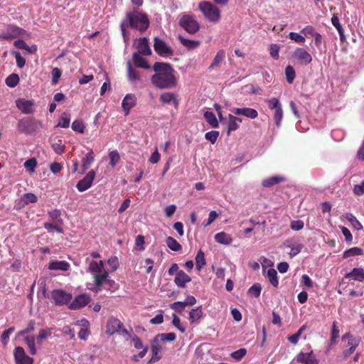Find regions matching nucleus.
<instances>
[{
	"label": "nucleus",
	"instance_id": "nucleus-1",
	"mask_svg": "<svg viewBox=\"0 0 364 364\" xmlns=\"http://www.w3.org/2000/svg\"><path fill=\"white\" fill-rule=\"evenodd\" d=\"M156 73L151 77L152 84L159 89L173 87L176 84V79L173 75V69L170 64L156 62L153 66Z\"/></svg>",
	"mask_w": 364,
	"mask_h": 364
},
{
	"label": "nucleus",
	"instance_id": "nucleus-2",
	"mask_svg": "<svg viewBox=\"0 0 364 364\" xmlns=\"http://www.w3.org/2000/svg\"><path fill=\"white\" fill-rule=\"evenodd\" d=\"M129 26L132 28L142 32L148 28L149 26V20L145 14L139 11L127 12L126 18L124 19L120 24L121 32L126 43H128L129 41V35L127 31V28Z\"/></svg>",
	"mask_w": 364,
	"mask_h": 364
},
{
	"label": "nucleus",
	"instance_id": "nucleus-3",
	"mask_svg": "<svg viewBox=\"0 0 364 364\" xmlns=\"http://www.w3.org/2000/svg\"><path fill=\"white\" fill-rule=\"evenodd\" d=\"M92 267L95 279V287H92V291L97 292L102 289H112L115 282L108 279V272L104 268L103 262L102 260H100L99 262L92 261Z\"/></svg>",
	"mask_w": 364,
	"mask_h": 364
},
{
	"label": "nucleus",
	"instance_id": "nucleus-4",
	"mask_svg": "<svg viewBox=\"0 0 364 364\" xmlns=\"http://www.w3.org/2000/svg\"><path fill=\"white\" fill-rule=\"evenodd\" d=\"M34 329L35 321H30L26 328L22 331H18L16 334V336L18 337H23L24 343L29 350V353L32 355H34L37 353L35 336L31 334L34 331Z\"/></svg>",
	"mask_w": 364,
	"mask_h": 364
},
{
	"label": "nucleus",
	"instance_id": "nucleus-5",
	"mask_svg": "<svg viewBox=\"0 0 364 364\" xmlns=\"http://www.w3.org/2000/svg\"><path fill=\"white\" fill-rule=\"evenodd\" d=\"M41 127L40 121L32 118H23L17 124L18 132L26 135L34 134Z\"/></svg>",
	"mask_w": 364,
	"mask_h": 364
},
{
	"label": "nucleus",
	"instance_id": "nucleus-6",
	"mask_svg": "<svg viewBox=\"0 0 364 364\" xmlns=\"http://www.w3.org/2000/svg\"><path fill=\"white\" fill-rule=\"evenodd\" d=\"M199 9L207 19L211 22H218L220 19L219 9L210 1H201L198 6Z\"/></svg>",
	"mask_w": 364,
	"mask_h": 364
},
{
	"label": "nucleus",
	"instance_id": "nucleus-7",
	"mask_svg": "<svg viewBox=\"0 0 364 364\" xmlns=\"http://www.w3.org/2000/svg\"><path fill=\"white\" fill-rule=\"evenodd\" d=\"M178 24L191 34L196 33L200 28L199 23L194 17L187 14H181L178 16Z\"/></svg>",
	"mask_w": 364,
	"mask_h": 364
},
{
	"label": "nucleus",
	"instance_id": "nucleus-8",
	"mask_svg": "<svg viewBox=\"0 0 364 364\" xmlns=\"http://www.w3.org/2000/svg\"><path fill=\"white\" fill-rule=\"evenodd\" d=\"M107 334L112 336L116 333H119L127 339L130 337L128 331L124 328L123 323L117 318L111 317L108 319L107 323Z\"/></svg>",
	"mask_w": 364,
	"mask_h": 364
},
{
	"label": "nucleus",
	"instance_id": "nucleus-9",
	"mask_svg": "<svg viewBox=\"0 0 364 364\" xmlns=\"http://www.w3.org/2000/svg\"><path fill=\"white\" fill-rule=\"evenodd\" d=\"M291 59L303 65H307L312 61L311 54L303 48H296L291 53Z\"/></svg>",
	"mask_w": 364,
	"mask_h": 364
},
{
	"label": "nucleus",
	"instance_id": "nucleus-10",
	"mask_svg": "<svg viewBox=\"0 0 364 364\" xmlns=\"http://www.w3.org/2000/svg\"><path fill=\"white\" fill-rule=\"evenodd\" d=\"M25 33L26 31L23 29L14 25H9L0 33V40L11 41L19 36H22Z\"/></svg>",
	"mask_w": 364,
	"mask_h": 364
},
{
	"label": "nucleus",
	"instance_id": "nucleus-11",
	"mask_svg": "<svg viewBox=\"0 0 364 364\" xmlns=\"http://www.w3.org/2000/svg\"><path fill=\"white\" fill-rule=\"evenodd\" d=\"M51 297L56 305H65L72 299V295L62 289L53 290Z\"/></svg>",
	"mask_w": 364,
	"mask_h": 364
},
{
	"label": "nucleus",
	"instance_id": "nucleus-12",
	"mask_svg": "<svg viewBox=\"0 0 364 364\" xmlns=\"http://www.w3.org/2000/svg\"><path fill=\"white\" fill-rule=\"evenodd\" d=\"M14 357L16 364H33V359L28 356L23 348L18 346L14 350Z\"/></svg>",
	"mask_w": 364,
	"mask_h": 364
},
{
	"label": "nucleus",
	"instance_id": "nucleus-13",
	"mask_svg": "<svg viewBox=\"0 0 364 364\" xmlns=\"http://www.w3.org/2000/svg\"><path fill=\"white\" fill-rule=\"evenodd\" d=\"M154 48L161 56H168L173 54L172 49L158 37L154 38Z\"/></svg>",
	"mask_w": 364,
	"mask_h": 364
},
{
	"label": "nucleus",
	"instance_id": "nucleus-14",
	"mask_svg": "<svg viewBox=\"0 0 364 364\" xmlns=\"http://www.w3.org/2000/svg\"><path fill=\"white\" fill-rule=\"evenodd\" d=\"M16 105L23 114H32L35 111V104L33 100L20 98L16 101Z\"/></svg>",
	"mask_w": 364,
	"mask_h": 364
},
{
	"label": "nucleus",
	"instance_id": "nucleus-15",
	"mask_svg": "<svg viewBox=\"0 0 364 364\" xmlns=\"http://www.w3.org/2000/svg\"><path fill=\"white\" fill-rule=\"evenodd\" d=\"M136 104V97L134 94H127L123 99L122 107L123 110L125 112V114L127 115L130 109L134 107Z\"/></svg>",
	"mask_w": 364,
	"mask_h": 364
},
{
	"label": "nucleus",
	"instance_id": "nucleus-16",
	"mask_svg": "<svg viewBox=\"0 0 364 364\" xmlns=\"http://www.w3.org/2000/svg\"><path fill=\"white\" fill-rule=\"evenodd\" d=\"M90 296L87 294H80L77 296L73 302L70 303V309H77L86 306L90 302Z\"/></svg>",
	"mask_w": 364,
	"mask_h": 364
},
{
	"label": "nucleus",
	"instance_id": "nucleus-17",
	"mask_svg": "<svg viewBox=\"0 0 364 364\" xmlns=\"http://www.w3.org/2000/svg\"><path fill=\"white\" fill-rule=\"evenodd\" d=\"M136 46L139 54L149 55L151 54V50L149 46V41L146 38H140L137 40Z\"/></svg>",
	"mask_w": 364,
	"mask_h": 364
},
{
	"label": "nucleus",
	"instance_id": "nucleus-18",
	"mask_svg": "<svg viewBox=\"0 0 364 364\" xmlns=\"http://www.w3.org/2000/svg\"><path fill=\"white\" fill-rule=\"evenodd\" d=\"M52 333L53 328H41L38 331L37 336L35 337L36 348H40L42 346L43 341L48 338L51 336Z\"/></svg>",
	"mask_w": 364,
	"mask_h": 364
},
{
	"label": "nucleus",
	"instance_id": "nucleus-19",
	"mask_svg": "<svg viewBox=\"0 0 364 364\" xmlns=\"http://www.w3.org/2000/svg\"><path fill=\"white\" fill-rule=\"evenodd\" d=\"M232 112L236 115H242L250 119H255L258 116L257 111L252 108H233Z\"/></svg>",
	"mask_w": 364,
	"mask_h": 364
},
{
	"label": "nucleus",
	"instance_id": "nucleus-20",
	"mask_svg": "<svg viewBox=\"0 0 364 364\" xmlns=\"http://www.w3.org/2000/svg\"><path fill=\"white\" fill-rule=\"evenodd\" d=\"M296 360L304 364H318V361L312 351L307 353L302 352L299 353L296 356Z\"/></svg>",
	"mask_w": 364,
	"mask_h": 364
},
{
	"label": "nucleus",
	"instance_id": "nucleus-21",
	"mask_svg": "<svg viewBox=\"0 0 364 364\" xmlns=\"http://www.w3.org/2000/svg\"><path fill=\"white\" fill-rule=\"evenodd\" d=\"M191 281V278L183 270H179L175 277L174 282L180 288L186 287L187 283Z\"/></svg>",
	"mask_w": 364,
	"mask_h": 364
},
{
	"label": "nucleus",
	"instance_id": "nucleus-22",
	"mask_svg": "<svg viewBox=\"0 0 364 364\" xmlns=\"http://www.w3.org/2000/svg\"><path fill=\"white\" fill-rule=\"evenodd\" d=\"M162 348H163L162 346L159 342H157L154 339L152 341V342H151L152 357L149 361V363L156 362L161 358L162 355L160 353V352L162 350Z\"/></svg>",
	"mask_w": 364,
	"mask_h": 364
},
{
	"label": "nucleus",
	"instance_id": "nucleus-23",
	"mask_svg": "<svg viewBox=\"0 0 364 364\" xmlns=\"http://www.w3.org/2000/svg\"><path fill=\"white\" fill-rule=\"evenodd\" d=\"M160 101L164 104H173L176 107L178 104L176 95L172 92L162 93L160 96Z\"/></svg>",
	"mask_w": 364,
	"mask_h": 364
},
{
	"label": "nucleus",
	"instance_id": "nucleus-24",
	"mask_svg": "<svg viewBox=\"0 0 364 364\" xmlns=\"http://www.w3.org/2000/svg\"><path fill=\"white\" fill-rule=\"evenodd\" d=\"M241 122L242 119L240 118L235 117L232 114H229L228 122V134H230V132L237 129L239 124Z\"/></svg>",
	"mask_w": 364,
	"mask_h": 364
},
{
	"label": "nucleus",
	"instance_id": "nucleus-25",
	"mask_svg": "<svg viewBox=\"0 0 364 364\" xmlns=\"http://www.w3.org/2000/svg\"><path fill=\"white\" fill-rule=\"evenodd\" d=\"M70 264L65 261H53L49 263L48 268L52 270L68 271Z\"/></svg>",
	"mask_w": 364,
	"mask_h": 364
},
{
	"label": "nucleus",
	"instance_id": "nucleus-26",
	"mask_svg": "<svg viewBox=\"0 0 364 364\" xmlns=\"http://www.w3.org/2000/svg\"><path fill=\"white\" fill-rule=\"evenodd\" d=\"M215 240L222 245H230L232 242V237L225 232H220L215 235Z\"/></svg>",
	"mask_w": 364,
	"mask_h": 364
},
{
	"label": "nucleus",
	"instance_id": "nucleus-27",
	"mask_svg": "<svg viewBox=\"0 0 364 364\" xmlns=\"http://www.w3.org/2000/svg\"><path fill=\"white\" fill-rule=\"evenodd\" d=\"M133 61L134 65L138 68L144 69H148L150 68L147 60L144 58L141 57L138 53H134L133 54Z\"/></svg>",
	"mask_w": 364,
	"mask_h": 364
},
{
	"label": "nucleus",
	"instance_id": "nucleus-28",
	"mask_svg": "<svg viewBox=\"0 0 364 364\" xmlns=\"http://www.w3.org/2000/svg\"><path fill=\"white\" fill-rule=\"evenodd\" d=\"M91 186V172H88L86 176L77 184V188L79 191L82 192L88 189Z\"/></svg>",
	"mask_w": 364,
	"mask_h": 364
},
{
	"label": "nucleus",
	"instance_id": "nucleus-29",
	"mask_svg": "<svg viewBox=\"0 0 364 364\" xmlns=\"http://www.w3.org/2000/svg\"><path fill=\"white\" fill-rule=\"evenodd\" d=\"M127 72H128V79L132 83H135L138 81H140L141 77L139 73L134 70L132 67V63L130 61L127 62Z\"/></svg>",
	"mask_w": 364,
	"mask_h": 364
},
{
	"label": "nucleus",
	"instance_id": "nucleus-30",
	"mask_svg": "<svg viewBox=\"0 0 364 364\" xmlns=\"http://www.w3.org/2000/svg\"><path fill=\"white\" fill-rule=\"evenodd\" d=\"M225 56V54L223 50H220L219 51H218L212 63L209 66V69L211 70L220 67L222 62L224 60Z\"/></svg>",
	"mask_w": 364,
	"mask_h": 364
},
{
	"label": "nucleus",
	"instance_id": "nucleus-31",
	"mask_svg": "<svg viewBox=\"0 0 364 364\" xmlns=\"http://www.w3.org/2000/svg\"><path fill=\"white\" fill-rule=\"evenodd\" d=\"M176 338V336L174 333H159L154 338L155 341L159 342H172L174 341Z\"/></svg>",
	"mask_w": 364,
	"mask_h": 364
},
{
	"label": "nucleus",
	"instance_id": "nucleus-32",
	"mask_svg": "<svg viewBox=\"0 0 364 364\" xmlns=\"http://www.w3.org/2000/svg\"><path fill=\"white\" fill-rule=\"evenodd\" d=\"M269 281V282L274 287H277L279 284V281L277 278V272L274 269H269L267 272L265 271V274H264Z\"/></svg>",
	"mask_w": 364,
	"mask_h": 364
},
{
	"label": "nucleus",
	"instance_id": "nucleus-33",
	"mask_svg": "<svg viewBox=\"0 0 364 364\" xmlns=\"http://www.w3.org/2000/svg\"><path fill=\"white\" fill-rule=\"evenodd\" d=\"M353 277L355 280L360 282L364 281V270L362 268H354L353 270L346 274V277Z\"/></svg>",
	"mask_w": 364,
	"mask_h": 364
},
{
	"label": "nucleus",
	"instance_id": "nucleus-34",
	"mask_svg": "<svg viewBox=\"0 0 364 364\" xmlns=\"http://www.w3.org/2000/svg\"><path fill=\"white\" fill-rule=\"evenodd\" d=\"M284 178L282 176H274L264 179L262 181V185L264 187L269 188L284 181Z\"/></svg>",
	"mask_w": 364,
	"mask_h": 364
},
{
	"label": "nucleus",
	"instance_id": "nucleus-35",
	"mask_svg": "<svg viewBox=\"0 0 364 364\" xmlns=\"http://www.w3.org/2000/svg\"><path fill=\"white\" fill-rule=\"evenodd\" d=\"M180 43L188 49H194L200 45V41L186 39L181 36H178Z\"/></svg>",
	"mask_w": 364,
	"mask_h": 364
},
{
	"label": "nucleus",
	"instance_id": "nucleus-36",
	"mask_svg": "<svg viewBox=\"0 0 364 364\" xmlns=\"http://www.w3.org/2000/svg\"><path fill=\"white\" fill-rule=\"evenodd\" d=\"M14 46L19 49L26 50L28 52L33 53L37 50V47L36 46H32L29 47L24 41L23 40H17L14 42Z\"/></svg>",
	"mask_w": 364,
	"mask_h": 364
},
{
	"label": "nucleus",
	"instance_id": "nucleus-37",
	"mask_svg": "<svg viewBox=\"0 0 364 364\" xmlns=\"http://www.w3.org/2000/svg\"><path fill=\"white\" fill-rule=\"evenodd\" d=\"M203 311L200 306L193 309L189 313V320L191 323L198 321L202 316Z\"/></svg>",
	"mask_w": 364,
	"mask_h": 364
},
{
	"label": "nucleus",
	"instance_id": "nucleus-38",
	"mask_svg": "<svg viewBox=\"0 0 364 364\" xmlns=\"http://www.w3.org/2000/svg\"><path fill=\"white\" fill-rule=\"evenodd\" d=\"M346 220L350 223L351 225L356 230H360L363 229V225L361 223L357 220L355 216H354L352 213H346Z\"/></svg>",
	"mask_w": 364,
	"mask_h": 364
},
{
	"label": "nucleus",
	"instance_id": "nucleus-39",
	"mask_svg": "<svg viewBox=\"0 0 364 364\" xmlns=\"http://www.w3.org/2000/svg\"><path fill=\"white\" fill-rule=\"evenodd\" d=\"M50 221L53 223L61 225L63 224V219L60 217V213L58 210H53L49 213Z\"/></svg>",
	"mask_w": 364,
	"mask_h": 364
},
{
	"label": "nucleus",
	"instance_id": "nucleus-40",
	"mask_svg": "<svg viewBox=\"0 0 364 364\" xmlns=\"http://www.w3.org/2000/svg\"><path fill=\"white\" fill-rule=\"evenodd\" d=\"M360 343V340L355 338H350L348 342V350L346 352V355H351L356 349Z\"/></svg>",
	"mask_w": 364,
	"mask_h": 364
},
{
	"label": "nucleus",
	"instance_id": "nucleus-41",
	"mask_svg": "<svg viewBox=\"0 0 364 364\" xmlns=\"http://www.w3.org/2000/svg\"><path fill=\"white\" fill-rule=\"evenodd\" d=\"M204 117L205 120L210 124L213 127L216 128L218 127V122L212 112H205L204 113Z\"/></svg>",
	"mask_w": 364,
	"mask_h": 364
},
{
	"label": "nucleus",
	"instance_id": "nucleus-42",
	"mask_svg": "<svg viewBox=\"0 0 364 364\" xmlns=\"http://www.w3.org/2000/svg\"><path fill=\"white\" fill-rule=\"evenodd\" d=\"M166 245L173 251H179L181 250V245L172 237H168L166 238Z\"/></svg>",
	"mask_w": 364,
	"mask_h": 364
},
{
	"label": "nucleus",
	"instance_id": "nucleus-43",
	"mask_svg": "<svg viewBox=\"0 0 364 364\" xmlns=\"http://www.w3.org/2000/svg\"><path fill=\"white\" fill-rule=\"evenodd\" d=\"M196 268L199 270L205 264V255L201 250L196 255Z\"/></svg>",
	"mask_w": 364,
	"mask_h": 364
},
{
	"label": "nucleus",
	"instance_id": "nucleus-44",
	"mask_svg": "<svg viewBox=\"0 0 364 364\" xmlns=\"http://www.w3.org/2000/svg\"><path fill=\"white\" fill-rule=\"evenodd\" d=\"M70 117L68 113L64 112L59 119L58 127L67 128L70 125Z\"/></svg>",
	"mask_w": 364,
	"mask_h": 364
},
{
	"label": "nucleus",
	"instance_id": "nucleus-45",
	"mask_svg": "<svg viewBox=\"0 0 364 364\" xmlns=\"http://www.w3.org/2000/svg\"><path fill=\"white\" fill-rule=\"evenodd\" d=\"M23 166L29 173H33L37 166V161L35 158H31L25 161Z\"/></svg>",
	"mask_w": 364,
	"mask_h": 364
},
{
	"label": "nucleus",
	"instance_id": "nucleus-46",
	"mask_svg": "<svg viewBox=\"0 0 364 364\" xmlns=\"http://www.w3.org/2000/svg\"><path fill=\"white\" fill-rule=\"evenodd\" d=\"M286 245L288 247H290L291 248V251L289 252V255L290 256L292 257H294L296 255H297L301 250L303 246L300 244H297L296 245H291V242L290 241H287L286 242Z\"/></svg>",
	"mask_w": 364,
	"mask_h": 364
},
{
	"label": "nucleus",
	"instance_id": "nucleus-47",
	"mask_svg": "<svg viewBox=\"0 0 364 364\" xmlns=\"http://www.w3.org/2000/svg\"><path fill=\"white\" fill-rule=\"evenodd\" d=\"M285 75L287 81L289 83H292L295 78V70L291 65H287L285 68Z\"/></svg>",
	"mask_w": 364,
	"mask_h": 364
},
{
	"label": "nucleus",
	"instance_id": "nucleus-48",
	"mask_svg": "<svg viewBox=\"0 0 364 364\" xmlns=\"http://www.w3.org/2000/svg\"><path fill=\"white\" fill-rule=\"evenodd\" d=\"M19 82V77L16 74H11L6 79V84L10 87H16Z\"/></svg>",
	"mask_w": 364,
	"mask_h": 364
},
{
	"label": "nucleus",
	"instance_id": "nucleus-49",
	"mask_svg": "<svg viewBox=\"0 0 364 364\" xmlns=\"http://www.w3.org/2000/svg\"><path fill=\"white\" fill-rule=\"evenodd\" d=\"M289 39L296 43H304L306 41L305 37L299 33L290 32L288 35Z\"/></svg>",
	"mask_w": 364,
	"mask_h": 364
},
{
	"label": "nucleus",
	"instance_id": "nucleus-50",
	"mask_svg": "<svg viewBox=\"0 0 364 364\" xmlns=\"http://www.w3.org/2000/svg\"><path fill=\"white\" fill-rule=\"evenodd\" d=\"M262 287L259 284L257 283L253 284L249 289L248 294L254 297H259L261 293Z\"/></svg>",
	"mask_w": 364,
	"mask_h": 364
},
{
	"label": "nucleus",
	"instance_id": "nucleus-51",
	"mask_svg": "<svg viewBox=\"0 0 364 364\" xmlns=\"http://www.w3.org/2000/svg\"><path fill=\"white\" fill-rule=\"evenodd\" d=\"M362 254V250L359 247H354L346 250L343 253L345 258L350 257L351 256L360 255Z\"/></svg>",
	"mask_w": 364,
	"mask_h": 364
},
{
	"label": "nucleus",
	"instance_id": "nucleus-52",
	"mask_svg": "<svg viewBox=\"0 0 364 364\" xmlns=\"http://www.w3.org/2000/svg\"><path fill=\"white\" fill-rule=\"evenodd\" d=\"M44 228L48 230L49 232H53V231H56L58 233L63 232V229L60 228V225L58 224H55L51 223H46L44 224Z\"/></svg>",
	"mask_w": 364,
	"mask_h": 364
},
{
	"label": "nucleus",
	"instance_id": "nucleus-53",
	"mask_svg": "<svg viewBox=\"0 0 364 364\" xmlns=\"http://www.w3.org/2000/svg\"><path fill=\"white\" fill-rule=\"evenodd\" d=\"M274 118L277 127H279L283 118V110L282 106L274 110Z\"/></svg>",
	"mask_w": 364,
	"mask_h": 364
},
{
	"label": "nucleus",
	"instance_id": "nucleus-54",
	"mask_svg": "<svg viewBox=\"0 0 364 364\" xmlns=\"http://www.w3.org/2000/svg\"><path fill=\"white\" fill-rule=\"evenodd\" d=\"M14 330H15L14 327H10L7 330H6L5 331L3 332V333L1 334V341H2V343L4 346L7 345L9 340V336L14 331Z\"/></svg>",
	"mask_w": 364,
	"mask_h": 364
},
{
	"label": "nucleus",
	"instance_id": "nucleus-55",
	"mask_svg": "<svg viewBox=\"0 0 364 364\" xmlns=\"http://www.w3.org/2000/svg\"><path fill=\"white\" fill-rule=\"evenodd\" d=\"M11 54L15 56L17 66L20 68H23L26 63L25 58L21 55L19 52L16 50H12Z\"/></svg>",
	"mask_w": 364,
	"mask_h": 364
},
{
	"label": "nucleus",
	"instance_id": "nucleus-56",
	"mask_svg": "<svg viewBox=\"0 0 364 364\" xmlns=\"http://www.w3.org/2000/svg\"><path fill=\"white\" fill-rule=\"evenodd\" d=\"M186 306H187L184 301H176L170 305V308L178 313L182 312Z\"/></svg>",
	"mask_w": 364,
	"mask_h": 364
},
{
	"label": "nucleus",
	"instance_id": "nucleus-57",
	"mask_svg": "<svg viewBox=\"0 0 364 364\" xmlns=\"http://www.w3.org/2000/svg\"><path fill=\"white\" fill-rule=\"evenodd\" d=\"M22 201L25 204L35 203L37 201V197L36 196V195L31 193H25L22 196Z\"/></svg>",
	"mask_w": 364,
	"mask_h": 364
},
{
	"label": "nucleus",
	"instance_id": "nucleus-58",
	"mask_svg": "<svg viewBox=\"0 0 364 364\" xmlns=\"http://www.w3.org/2000/svg\"><path fill=\"white\" fill-rule=\"evenodd\" d=\"M280 46L277 44H271L269 47V54L275 60H277L279 57V52Z\"/></svg>",
	"mask_w": 364,
	"mask_h": 364
},
{
	"label": "nucleus",
	"instance_id": "nucleus-59",
	"mask_svg": "<svg viewBox=\"0 0 364 364\" xmlns=\"http://www.w3.org/2000/svg\"><path fill=\"white\" fill-rule=\"evenodd\" d=\"M219 136V132L217 131H210L205 134L206 140L210 141L212 144H215Z\"/></svg>",
	"mask_w": 364,
	"mask_h": 364
},
{
	"label": "nucleus",
	"instance_id": "nucleus-60",
	"mask_svg": "<svg viewBox=\"0 0 364 364\" xmlns=\"http://www.w3.org/2000/svg\"><path fill=\"white\" fill-rule=\"evenodd\" d=\"M109 158L110 161V165L112 167L115 166L117 163L119 161L120 156L119 153L117 151H112L109 154Z\"/></svg>",
	"mask_w": 364,
	"mask_h": 364
},
{
	"label": "nucleus",
	"instance_id": "nucleus-61",
	"mask_svg": "<svg viewBox=\"0 0 364 364\" xmlns=\"http://www.w3.org/2000/svg\"><path fill=\"white\" fill-rule=\"evenodd\" d=\"M301 33L304 35V37L312 36L314 37L317 32L315 31V28L312 26H306L301 31Z\"/></svg>",
	"mask_w": 364,
	"mask_h": 364
},
{
	"label": "nucleus",
	"instance_id": "nucleus-62",
	"mask_svg": "<svg viewBox=\"0 0 364 364\" xmlns=\"http://www.w3.org/2000/svg\"><path fill=\"white\" fill-rule=\"evenodd\" d=\"M268 107L272 110H275L280 107L282 105L277 98L273 97L267 100Z\"/></svg>",
	"mask_w": 364,
	"mask_h": 364
},
{
	"label": "nucleus",
	"instance_id": "nucleus-63",
	"mask_svg": "<svg viewBox=\"0 0 364 364\" xmlns=\"http://www.w3.org/2000/svg\"><path fill=\"white\" fill-rule=\"evenodd\" d=\"M246 353V349L240 348L236 351L232 352L230 355L235 360H240L245 355Z\"/></svg>",
	"mask_w": 364,
	"mask_h": 364
},
{
	"label": "nucleus",
	"instance_id": "nucleus-64",
	"mask_svg": "<svg viewBox=\"0 0 364 364\" xmlns=\"http://www.w3.org/2000/svg\"><path fill=\"white\" fill-rule=\"evenodd\" d=\"M52 148L54 151L58 154H61L65 150V146L63 144L62 141L59 140L56 143H53L52 144Z\"/></svg>",
	"mask_w": 364,
	"mask_h": 364
}]
</instances>
